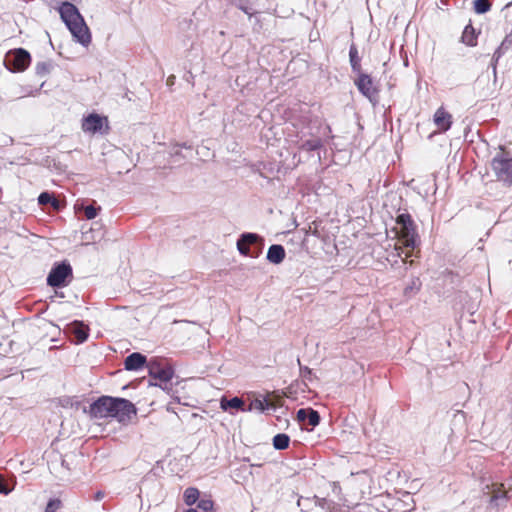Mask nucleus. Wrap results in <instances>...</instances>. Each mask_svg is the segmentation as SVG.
Wrapping results in <instances>:
<instances>
[{
  "instance_id": "obj_20",
  "label": "nucleus",
  "mask_w": 512,
  "mask_h": 512,
  "mask_svg": "<svg viewBox=\"0 0 512 512\" xmlns=\"http://www.w3.org/2000/svg\"><path fill=\"white\" fill-rule=\"evenodd\" d=\"M349 58L352 70L360 74L361 65H360V57L358 56V51L355 45H352L349 50Z\"/></svg>"
},
{
  "instance_id": "obj_24",
  "label": "nucleus",
  "mask_w": 512,
  "mask_h": 512,
  "mask_svg": "<svg viewBox=\"0 0 512 512\" xmlns=\"http://www.w3.org/2000/svg\"><path fill=\"white\" fill-rule=\"evenodd\" d=\"M38 202L40 205L51 203L56 209L59 207L58 201L48 192H42L38 197Z\"/></svg>"
},
{
  "instance_id": "obj_39",
  "label": "nucleus",
  "mask_w": 512,
  "mask_h": 512,
  "mask_svg": "<svg viewBox=\"0 0 512 512\" xmlns=\"http://www.w3.org/2000/svg\"><path fill=\"white\" fill-rule=\"evenodd\" d=\"M186 512H198V511H197V509L191 508V509H188Z\"/></svg>"
},
{
  "instance_id": "obj_26",
  "label": "nucleus",
  "mask_w": 512,
  "mask_h": 512,
  "mask_svg": "<svg viewBox=\"0 0 512 512\" xmlns=\"http://www.w3.org/2000/svg\"><path fill=\"white\" fill-rule=\"evenodd\" d=\"M36 73L40 76H45L50 72L51 64L48 62H39L36 64Z\"/></svg>"
},
{
  "instance_id": "obj_12",
  "label": "nucleus",
  "mask_w": 512,
  "mask_h": 512,
  "mask_svg": "<svg viewBox=\"0 0 512 512\" xmlns=\"http://www.w3.org/2000/svg\"><path fill=\"white\" fill-rule=\"evenodd\" d=\"M433 121L440 132H446L451 127L452 115L443 107H440L436 110Z\"/></svg>"
},
{
  "instance_id": "obj_35",
  "label": "nucleus",
  "mask_w": 512,
  "mask_h": 512,
  "mask_svg": "<svg viewBox=\"0 0 512 512\" xmlns=\"http://www.w3.org/2000/svg\"><path fill=\"white\" fill-rule=\"evenodd\" d=\"M103 497H104L103 492H98V493H96V495H95V499H96L97 501L101 500Z\"/></svg>"
},
{
  "instance_id": "obj_36",
  "label": "nucleus",
  "mask_w": 512,
  "mask_h": 512,
  "mask_svg": "<svg viewBox=\"0 0 512 512\" xmlns=\"http://www.w3.org/2000/svg\"><path fill=\"white\" fill-rule=\"evenodd\" d=\"M395 251L397 252V256H401V254L403 253V248L402 247H395Z\"/></svg>"
},
{
  "instance_id": "obj_15",
  "label": "nucleus",
  "mask_w": 512,
  "mask_h": 512,
  "mask_svg": "<svg viewBox=\"0 0 512 512\" xmlns=\"http://www.w3.org/2000/svg\"><path fill=\"white\" fill-rule=\"evenodd\" d=\"M68 331L74 335L77 343H83L88 338L89 328L81 321H74L68 326Z\"/></svg>"
},
{
  "instance_id": "obj_38",
  "label": "nucleus",
  "mask_w": 512,
  "mask_h": 512,
  "mask_svg": "<svg viewBox=\"0 0 512 512\" xmlns=\"http://www.w3.org/2000/svg\"><path fill=\"white\" fill-rule=\"evenodd\" d=\"M167 84L168 85H173L174 84V76H171V77L168 78Z\"/></svg>"
},
{
  "instance_id": "obj_14",
  "label": "nucleus",
  "mask_w": 512,
  "mask_h": 512,
  "mask_svg": "<svg viewBox=\"0 0 512 512\" xmlns=\"http://www.w3.org/2000/svg\"><path fill=\"white\" fill-rule=\"evenodd\" d=\"M296 418L301 423H308L310 426L315 427L320 422V415L312 408H302L297 411Z\"/></svg>"
},
{
  "instance_id": "obj_4",
  "label": "nucleus",
  "mask_w": 512,
  "mask_h": 512,
  "mask_svg": "<svg viewBox=\"0 0 512 512\" xmlns=\"http://www.w3.org/2000/svg\"><path fill=\"white\" fill-rule=\"evenodd\" d=\"M491 165L499 181L512 184V158L500 153L493 158Z\"/></svg>"
},
{
  "instance_id": "obj_37",
  "label": "nucleus",
  "mask_w": 512,
  "mask_h": 512,
  "mask_svg": "<svg viewBox=\"0 0 512 512\" xmlns=\"http://www.w3.org/2000/svg\"><path fill=\"white\" fill-rule=\"evenodd\" d=\"M407 250H408V252L405 254V258H408V257L412 256V251L413 250H410V249H407ZM403 262H406V259H403Z\"/></svg>"
},
{
  "instance_id": "obj_11",
  "label": "nucleus",
  "mask_w": 512,
  "mask_h": 512,
  "mask_svg": "<svg viewBox=\"0 0 512 512\" xmlns=\"http://www.w3.org/2000/svg\"><path fill=\"white\" fill-rule=\"evenodd\" d=\"M358 90L368 99L372 100L377 93L376 87L368 74L360 73L355 80Z\"/></svg>"
},
{
  "instance_id": "obj_16",
  "label": "nucleus",
  "mask_w": 512,
  "mask_h": 512,
  "mask_svg": "<svg viewBox=\"0 0 512 512\" xmlns=\"http://www.w3.org/2000/svg\"><path fill=\"white\" fill-rule=\"evenodd\" d=\"M146 363V357L141 353L134 352L126 357L125 359V369L129 371L139 370Z\"/></svg>"
},
{
  "instance_id": "obj_22",
  "label": "nucleus",
  "mask_w": 512,
  "mask_h": 512,
  "mask_svg": "<svg viewBox=\"0 0 512 512\" xmlns=\"http://www.w3.org/2000/svg\"><path fill=\"white\" fill-rule=\"evenodd\" d=\"M290 438L287 434L280 433L274 436L273 446L277 450H284L288 447Z\"/></svg>"
},
{
  "instance_id": "obj_13",
  "label": "nucleus",
  "mask_w": 512,
  "mask_h": 512,
  "mask_svg": "<svg viewBox=\"0 0 512 512\" xmlns=\"http://www.w3.org/2000/svg\"><path fill=\"white\" fill-rule=\"evenodd\" d=\"M275 409V404L272 403L268 398L264 396H257L250 401L246 411L265 412Z\"/></svg>"
},
{
  "instance_id": "obj_18",
  "label": "nucleus",
  "mask_w": 512,
  "mask_h": 512,
  "mask_svg": "<svg viewBox=\"0 0 512 512\" xmlns=\"http://www.w3.org/2000/svg\"><path fill=\"white\" fill-rule=\"evenodd\" d=\"M220 408L223 411H228L229 409L246 411V408L244 407V401L239 397H233L231 399L223 397L220 401Z\"/></svg>"
},
{
  "instance_id": "obj_34",
  "label": "nucleus",
  "mask_w": 512,
  "mask_h": 512,
  "mask_svg": "<svg viewBox=\"0 0 512 512\" xmlns=\"http://www.w3.org/2000/svg\"><path fill=\"white\" fill-rule=\"evenodd\" d=\"M301 372L304 378L311 379L312 370L308 367L301 368Z\"/></svg>"
},
{
  "instance_id": "obj_27",
  "label": "nucleus",
  "mask_w": 512,
  "mask_h": 512,
  "mask_svg": "<svg viewBox=\"0 0 512 512\" xmlns=\"http://www.w3.org/2000/svg\"><path fill=\"white\" fill-rule=\"evenodd\" d=\"M197 507L204 512H209L213 509V502L209 499H202L199 501Z\"/></svg>"
},
{
  "instance_id": "obj_8",
  "label": "nucleus",
  "mask_w": 512,
  "mask_h": 512,
  "mask_svg": "<svg viewBox=\"0 0 512 512\" xmlns=\"http://www.w3.org/2000/svg\"><path fill=\"white\" fill-rule=\"evenodd\" d=\"M71 274L72 268L69 264H58L50 271L47 277V283L52 287H60L64 284L66 278Z\"/></svg>"
},
{
  "instance_id": "obj_17",
  "label": "nucleus",
  "mask_w": 512,
  "mask_h": 512,
  "mask_svg": "<svg viewBox=\"0 0 512 512\" xmlns=\"http://www.w3.org/2000/svg\"><path fill=\"white\" fill-rule=\"evenodd\" d=\"M285 258V250L281 245H271L267 252V259L274 264L281 263Z\"/></svg>"
},
{
  "instance_id": "obj_21",
  "label": "nucleus",
  "mask_w": 512,
  "mask_h": 512,
  "mask_svg": "<svg viewBox=\"0 0 512 512\" xmlns=\"http://www.w3.org/2000/svg\"><path fill=\"white\" fill-rule=\"evenodd\" d=\"M321 145H322L321 139L314 137V138L303 140L300 143L299 147H300V149L305 150V151H313V150L320 148Z\"/></svg>"
},
{
  "instance_id": "obj_5",
  "label": "nucleus",
  "mask_w": 512,
  "mask_h": 512,
  "mask_svg": "<svg viewBox=\"0 0 512 512\" xmlns=\"http://www.w3.org/2000/svg\"><path fill=\"white\" fill-rule=\"evenodd\" d=\"M117 398L102 396L90 406L89 413L94 418L112 417Z\"/></svg>"
},
{
  "instance_id": "obj_30",
  "label": "nucleus",
  "mask_w": 512,
  "mask_h": 512,
  "mask_svg": "<svg viewBox=\"0 0 512 512\" xmlns=\"http://www.w3.org/2000/svg\"><path fill=\"white\" fill-rule=\"evenodd\" d=\"M505 499V492L501 489H498L493 492V495L491 497V502L495 503L496 505H499V501H503Z\"/></svg>"
},
{
  "instance_id": "obj_2",
  "label": "nucleus",
  "mask_w": 512,
  "mask_h": 512,
  "mask_svg": "<svg viewBox=\"0 0 512 512\" xmlns=\"http://www.w3.org/2000/svg\"><path fill=\"white\" fill-rule=\"evenodd\" d=\"M396 223L399 225L398 237L404 248L414 250L418 245V234L416 226L409 214L398 215Z\"/></svg>"
},
{
  "instance_id": "obj_19",
  "label": "nucleus",
  "mask_w": 512,
  "mask_h": 512,
  "mask_svg": "<svg viewBox=\"0 0 512 512\" xmlns=\"http://www.w3.org/2000/svg\"><path fill=\"white\" fill-rule=\"evenodd\" d=\"M461 39H462V42L468 46L476 45L475 29L473 28L472 25L469 24L464 28Z\"/></svg>"
},
{
  "instance_id": "obj_29",
  "label": "nucleus",
  "mask_w": 512,
  "mask_h": 512,
  "mask_svg": "<svg viewBox=\"0 0 512 512\" xmlns=\"http://www.w3.org/2000/svg\"><path fill=\"white\" fill-rule=\"evenodd\" d=\"M61 506V502L58 499H51L45 509V512H56Z\"/></svg>"
},
{
  "instance_id": "obj_33",
  "label": "nucleus",
  "mask_w": 512,
  "mask_h": 512,
  "mask_svg": "<svg viewBox=\"0 0 512 512\" xmlns=\"http://www.w3.org/2000/svg\"><path fill=\"white\" fill-rule=\"evenodd\" d=\"M454 419L457 421H464L465 420V413L463 411L457 410L454 413Z\"/></svg>"
},
{
  "instance_id": "obj_25",
  "label": "nucleus",
  "mask_w": 512,
  "mask_h": 512,
  "mask_svg": "<svg viewBox=\"0 0 512 512\" xmlns=\"http://www.w3.org/2000/svg\"><path fill=\"white\" fill-rule=\"evenodd\" d=\"M491 8V4L488 0H475L474 1V10L478 14H484L488 12Z\"/></svg>"
},
{
  "instance_id": "obj_1",
  "label": "nucleus",
  "mask_w": 512,
  "mask_h": 512,
  "mask_svg": "<svg viewBox=\"0 0 512 512\" xmlns=\"http://www.w3.org/2000/svg\"><path fill=\"white\" fill-rule=\"evenodd\" d=\"M59 13L74 40L83 46H88L91 42V34L76 6L70 2H64L59 8Z\"/></svg>"
},
{
  "instance_id": "obj_3",
  "label": "nucleus",
  "mask_w": 512,
  "mask_h": 512,
  "mask_svg": "<svg viewBox=\"0 0 512 512\" xmlns=\"http://www.w3.org/2000/svg\"><path fill=\"white\" fill-rule=\"evenodd\" d=\"M31 57L28 51L22 48L9 51L4 58V65L12 72H22L30 64Z\"/></svg>"
},
{
  "instance_id": "obj_31",
  "label": "nucleus",
  "mask_w": 512,
  "mask_h": 512,
  "mask_svg": "<svg viewBox=\"0 0 512 512\" xmlns=\"http://www.w3.org/2000/svg\"><path fill=\"white\" fill-rule=\"evenodd\" d=\"M13 488L9 487L5 479L0 475V494L8 495Z\"/></svg>"
},
{
  "instance_id": "obj_6",
  "label": "nucleus",
  "mask_w": 512,
  "mask_h": 512,
  "mask_svg": "<svg viewBox=\"0 0 512 512\" xmlns=\"http://www.w3.org/2000/svg\"><path fill=\"white\" fill-rule=\"evenodd\" d=\"M148 369L150 376L159 381V386L162 387L164 385V388H167V384L171 381L174 374L173 369L168 365H162L158 361H151L148 364ZM155 385H158V383Z\"/></svg>"
},
{
  "instance_id": "obj_7",
  "label": "nucleus",
  "mask_w": 512,
  "mask_h": 512,
  "mask_svg": "<svg viewBox=\"0 0 512 512\" xmlns=\"http://www.w3.org/2000/svg\"><path fill=\"white\" fill-rule=\"evenodd\" d=\"M136 408L132 402L124 398H117L112 417L120 423H127L136 415Z\"/></svg>"
},
{
  "instance_id": "obj_32",
  "label": "nucleus",
  "mask_w": 512,
  "mask_h": 512,
  "mask_svg": "<svg viewBox=\"0 0 512 512\" xmlns=\"http://www.w3.org/2000/svg\"><path fill=\"white\" fill-rule=\"evenodd\" d=\"M237 6L243 11L245 12L247 15L251 16L253 14V12L250 10L249 7L245 6L243 3H242V0H240L239 4H237Z\"/></svg>"
},
{
  "instance_id": "obj_9",
  "label": "nucleus",
  "mask_w": 512,
  "mask_h": 512,
  "mask_svg": "<svg viewBox=\"0 0 512 512\" xmlns=\"http://www.w3.org/2000/svg\"><path fill=\"white\" fill-rule=\"evenodd\" d=\"M262 239L260 236L254 233H244L240 236V238L237 241V248L238 251L245 256H251L256 257L258 255V252H251L250 246L261 244Z\"/></svg>"
},
{
  "instance_id": "obj_28",
  "label": "nucleus",
  "mask_w": 512,
  "mask_h": 512,
  "mask_svg": "<svg viewBox=\"0 0 512 512\" xmlns=\"http://www.w3.org/2000/svg\"><path fill=\"white\" fill-rule=\"evenodd\" d=\"M99 209L100 208H95L92 205L86 206L84 208V213H85L86 218L88 220L94 219L97 216Z\"/></svg>"
},
{
  "instance_id": "obj_10",
  "label": "nucleus",
  "mask_w": 512,
  "mask_h": 512,
  "mask_svg": "<svg viewBox=\"0 0 512 512\" xmlns=\"http://www.w3.org/2000/svg\"><path fill=\"white\" fill-rule=\"evenodd\" d=\"M105 124H107V119L105 117L92 113L83 119L82 129L87 133H102Z\"/></svg>"
},
{
  "instance_id": "obj_23",
  "label": "nucleus",
  "mask_w": 512,
  "mask_h": 512,
  "mask_svg": "<svg viewBox=\"0 0 512 512\" xmlns=\"http://www.w3.org/2000/svg\"><path fill=\"white\" fill-rule=\"evenodd\" d=\"M199 498V491L196 488L189 487L184 491V501L188 506L193 505Z\"/></svg>"
}]
</instances>
